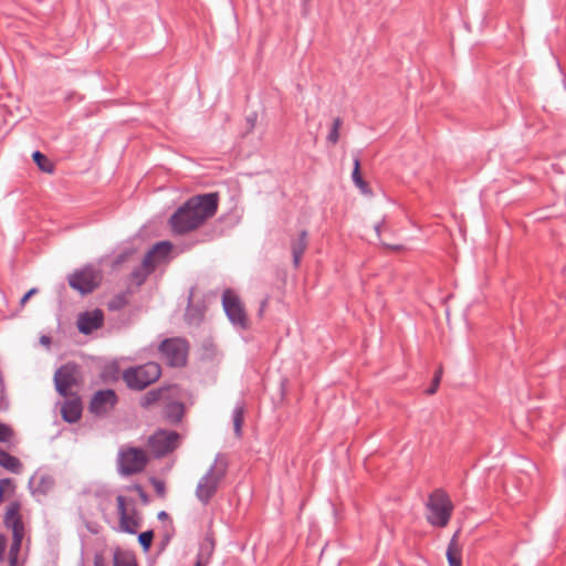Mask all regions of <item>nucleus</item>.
<instances>
[{
	"instance_id": "obj_1",
	"label": "nucleus",
	"mask_w": 566,
	"mask_h": 566,
	"mask_svg": "<svg viewBox=\"0 0 566 566\" xmlns=\"http://www.w3.org/2000/svg\"><path fill=\"white\" fill-rule=\"evenodd\" d=\"M219 197L216 192L189 198L169 218L175 234H186L201 227L218 210Z\"/></svg>"
},
{
	"instance_id": "obj_2",
	"label": "nucleus",
	"mask_w": 566,
	"mask_h": 566,
	"mask_svg": "<svg viewBox=\"0 0 566 566\" xmlns=\"http://www.w3.org/2000/svg\"><path fill=\"white\" fill-rule=\"evenodd\" d=\"M228 463L223 455L218 454L209 470L201 476L196 488V497L207 505L218 491L220 482L227 474Z\"/></svg>"
},
{
	"instance_id": "obj_3",
	"label": "nucleus",
	"mask_w": 566,
	"mask_h": 566,
	"mask_svg": "<svg viewBox=\"0 0 566 566\" xmlns=\"http://www.w3.org/2000/svg\"><path fill=\"white\" fill-rule=\"evenodd\" d=\"M171 243L168 241H160L154 244L145 254L142 264L133 270L130 276L132 281L142 285L148 275L153 273L156 265L164 261L171 251Z\"/></svg>"
},
{
	"instance_id": "obj_4",
	"label": "nucleus",
	"mask_w": 566,
	"mask_h": 566,
	"mask_svg": "<svg viewBox=\"0 0 566 566\" xmlns=\"http://www.w3.org/2000/svg\"><path fill=\"white\" fill-rule=\"evenodd\" d=\"M426 506L429 511L427 520L432 526L444 527L448 525L453 504L444 491L441 489L434 490L429 495Z\"/></svg>"
},
{
	"instance_id": "obj_5",
	"label": "nucleus",
	"mask_w": 566,
	"mask_h": 566,
	"mask_svg": "<svg viewBox=\"0 0 566 566\" xmlns=\"http://www.w3.org/2000/svg\"><path fill=\"white\" fill-rule=\"evenodd\" d=\"M161 375L160 365L154 361L129 367L123 373V380L133 390H143L155 382Z\"/></svg>"
},
{
	"instance_id": "obj_6",
	"label": "nucleus",
	"mask_w": 566,
	"mask_h": 566,
	"mask_svg": "<svg viewBox=\"0 0 566 566\" xmlns=\"http://www.w3.org/2000/svg\"><path fill=\"white\" fill-rule=\"evenodd\" d=\"M148 462L143 449L123 447L117 455V470L120 475L128 476L142 472Z\"/></svg>"
},
{
	"instance_id": "obj_7",
	"label": "nucleus",
	"mask_w": 566,
	"mask_h": 566,
	"mask_svg": "<svg viewBox=\"0 0 566 566\" xmlns=\"http://www.w3.org/2000/svg\"><path fill=\"white\" fill-rule=\"evenodd\" d=\"M159 352L169 366L180 367L187 361L188 344L181 338H168L161 342Z\"/></svg>"
},
{
	"instance_id": "obj_8",
	"label": "nucleus",
	"mask_w": 566,
	"mask_h": 566,
	"mask_svg": "<svg viewBox=\"0 0 566 566\" xmlns=\"http://www.w3.org/2000/svg\"><path fill=\"white\" fill-rule=\"evenodd\" d=\"M99 279V272L94 266L87 265L71 274L69 284L80 293L87 294L98 285Z\"/></svg>"
},
{
	"instance_id": "obj_9",
	"label": "nucleus",
	"mask_w": 566,
	"mask_h": 566,
	"mask_svg": "<svg viewBox=\"0 0 566 566\" xmlns=\"http://www.w3.org/2000/svg\"><path fill=\"white\" fill-rule=\"evenodd\" d=\"M176 431L159 430L148 439V447L155 457H163L174 451L179 442Z\"/></svg>"
},
{
	"instance_id": "obj_10",
	"label": "nucleus",
	"mask_w": 566,
	"mask_h": 566,
	"mask_svg": "<svg viewBox=\"0 0 566 566\" xmlns=\"http://www.w3.org/2000/svg\"><path fill=\"white\" fill-rule=\"evenodd\" d=\"M222 305L230 322L240 328L247 327V315L239 297L230 290L222 295Z\"/></svg>"
},
{
	"instance_id": "obj_11",
	"label": "nucleus",
	"mask_w": 566,
	"mask_h": 566,
	"mask_svg": "<svg viewBox=\"0 0 566 566\" xmlns=\"http://www.w3.org/2000/svg\"><path fill=\"white\" fill-rule=\"evenodd\" d=\"M104 323V313L99 308L83 312L77 317V328L80 333L88 335L92 332L101 328Z\"/></svg>"
},
{
	"instance_id": "obj_12",
	"label": "nucleus",
	"mask_w": 566,
	"mask_h": 566,
	"mask_svg": "<svg viewBox=\"0 0 566 566\" xmlns=\"http://www.w3.org/2000/svg\"><path fill=\"white\" fill-rule=\"evenodd\" d=\"M116 402L117 396L114 390H99L93 396L90 402V411L95 415H104L108 412Z\"/></svg>"
},
{
	"instance_id": "obj_13",
	"label": "nucleus",
	"mask_w": 566,
	"mask_h": 566,
	"mask_svg": "<svg viewBox=\"0 0 566 566\" xmlns=\"http://www.w3.org/2000/svg\"><path fill=\"white\" fill-rule=\"evenodd\" d=\"M54 384L56 391L63 396H69V389L76 384L75 368L70 365L60 367L54 374Z\"/></svg>"
},
{
	"instance_id": "obj_14",
	"label": "nucleus",
	"mask_w": 566,
	"mask_h": 566,
	"mask_svg": "<svg viewBox=\"0 0 566 566\" xmlns=\"http://www.w3.org/2000/svg\"><path fill=\"white\" fill-rule=\"evenodd\" d=\"M116 502L120 530L125 533L135 534L139 527V522L128 513L126 509V499L123 495H118L116 497Z\"/></svg>"
},
{
	"instance_id": "obj_15",
	"label": "nucleus",
	"mask_w": 566,
	"mask_h": 566,
	"mask_svg": "<svg viewBox=\"0 0 566 566\" xmlns=\"http://www.w3.org/2000/svg\"><path fill=\"white\" fill-rule=\"evenodd\" d=\"M82 401L78 396L71 395L61 407V415L64 421L75 423L82 416Z\"/></svg>"
},
{
	"instance_id": "obj_16",
	"label": "nucleus",
	"mask_w": 566,
	"mask_h": 566,
	"mask_svg": "<svg viewBox=\"0 0 566 566\" xmlns=\"http://www.w3.org/2000/svg\"><path fill=\"white\" fill-rule=\"evenodd\" d=\"M54 478L46 473H35L29 480V489L33 495H46L53 488Z\"/></svg>"
},
{
	"instance_id": "obj_17",
	"label": "nucleus",
	"mask_w": 566,
	"mask_h": 566,
	"mask_svg": "<svg viewBox=\"0 0 566 566\" xmlns=\"http://www.w3.org/2000/svg\"><path fill=\"white\" fill-rule=\"evenodd\" d=\"M19 509L20 507H19L18 503H12L7 509V512L4 514L3 522L7 527L11 528L12 533H15V532L23 533L24 532L23 523L19 515Z\"/></svg>"
},
{
	"instance_id": "obj_18",
	"label": "nucleus",
	"mask_w": 566,
	"mask_h": 566,
	"mask_svg": "<svg viewBox=\"0 0 566 566\" xmlns=\"http://www.w3.org/2000/svg\"><path fill=\"white\" fill-rule=\"evenodd\" d=\"M174 389L175 387H163L146 392L140 400L142 407L148 408L157 401L168 400Z\"/></svg>"
},
{
	"instance_id": "obj_19",
	"label": "nucleus",
	"mask_w": 566,
	"mask_h": 566,
	"mask_svg": "<svg viewBox=\"0 0 566 566\" xmlns=\"http://www.w3.org/2000/svg\"><path fill=\"white\" fill-rule=\"evenodd\" d=\"M307 248V232L305 230L301 231L297 239L291 242V250L293 255L294 266L297 268L300 265L303 253Z\"/></svg>"
},
{
	"instance_id": "obj_20",
	"label": "nucleus",
	"mask_w": 566,
	"mask_h": 566,
	"mask_svg": "<svg viewBox=\"0 0 566 566\" xmlns=\"http://www.w3.org/2000/svg\"><path fill=\"white\" fill-rule=\"evenodd\" d=\"M460 531H457L447 548V559L449 563V566H462L461 563V546L458 542V535Z\"/></svg>"
},
{
	"instance_id": "obj_21",
	"label": "nucleus",
	"mask_w": 566,
	"mask_h": 566,
	"mask_svg": "<svg viewBox=\"0 0 566 566\" xmlns=\"http://www.w3.org/2000/svg\"><path fill=\"white\" fill-rule=\"evenodd\" d=\"M164 416L171 423H177L182 419L184 416V403L179 401H165Z\"/></svg>"
},
{
	"instance_id": "obj_22",
	"label": "nucleus",
	"mask_w": 566,
	"mask_h": 566,
	"mask_svg": "<svg viewBox=\"0 0 566 566\" xmlns=\"http://www.w3.org/2000/svg\"><path fill=\"white\" fill-rule=\"evenodd\" d=\"M0 465L12 473H20L22 470V463L17 458L11 455L4 450L0 449Z\"/></svg>"
},
{
	"instance_id": "obj_23",
	"label": "nucleus",
	"mask_w": 566,
	"mask_h": 566,
	"mask_svg": "<svg viewBox=\"0 0 566 566\" xmlns=\"http://www.w3.org/2000/svg\"><path fill=\"white\" fill-rule=\"evenodd\" d=\"M244 410H245V405H244V402L240 401L235 405L233 412H232L233 429H234V433L238 438H240L242 436Z\"/></svg>"
},
{
	"instance_id": "obj_24",
	"label": "nucleus",
	"mask_w": 566,
	"mask_h": 566,
	"mask_svg": "<svg viewBox=\"0 0 566 566\" xmlns=\"http://www.w3.org/2000/svg\"><path fill=\"white\" fill-rule=\"evenodd\" d=\"M213 551H214V541L211 537L207 536L200 545L197 560H200L201 558L207 559V565H208L211 559V556L213 554Z\"/></svg>"
},
{
	"instance_id": "obj_25",
	"label": "nucleus",
	"mask_w": 566,
	"mask_h": 566,
	"mask_svg": "<svg viewBox=\"0 0 566 566\" xmlns=\"http://www.w3.org/2000/svg\"><path fill=\"white\" fill-rule=\"evenodd\" d=\"M360 161L358 157L354 158V169L352 174V179L357 188L361 190V192L366 193L368 192V186L364 181L361 175H360Z\"/></svg>"
},
{
	"instance_id": "obj_26",
	"label": "nucleus",
	"mask_w": 566,
	"mask_h": 566,
	"mask_svg": "<svg viewBox=\"0 0 566 566\" xmlns=\"http://www.w3.org/2000/svg\"><path fill=\"white\" fill-rule=\"evenodd\" d=\"M32 158H33L34 163L36 164V166L39 167L40 170H42L44 172H52L53 171L54 167H53L52 161L45 155H43L41 151L35 150L32 154Z\"/></svg>"
},
{
	"instance_id": "obj_27",
	"label": "nucleus",
	"mask_w": 566,
	"mask_h": 566,
	"mask_svg": "<svg viewBox=\"0 0 566 566\" xmlns=\"http://www.w3.org/2000/svg\"><path fill=\"white\" fill-rule=\"evenodd\" d=\"M342 126V119L336 117L333 122V126L327 135V140L332 144H336L339 139V128Z\"/></svg>"
},
{
	"instance_id": "obj_28",
	"label": "nucleus",
	"mask_w": 566,
	"mask_h": 566,
	"mask_svg": "<svg viewBox=\"0 0 566 566\" xmlns=\"http://www.w3.org/2000/svg\"><path fill=\"white\" fill-rule=\"evenodd\" d=\"M185 317L189 324L197 325L202 319V313L198 308L189 306L186 311Z\"/></svg>"
},
{
	"instance_id": "obj_29",
	"label": "nucleus",
	"mask_w": 566,
	"mask_h": 566,
	"mask_svg": "<svg viewBox=\"0 0 566 566\" xmlns=\"http://www.w3.org/2000/svg\"><path fill=\"white\" fill-rule=\"evenodd\" d=\"M12 536H13V541H12V544L10 546V559L13 558V557H18V553L20 551V547H21V543H22V538H23V533H12Z\"/></svg>"
},
{
	"instance_id": "obj_30",
	"label": "nucleus",
	"mask_w": 566,
	"mask_h": 566,
	"mask_svg": "<svg viewBox=\"0 0 566 566\" xmlns=\"http://www.w3.org/2000/svg\"><path fill=\"white\" fill-rule=\"evenodd\" d=\"M153 537L154 534L151 531H146L139 534L138 542L145 552H147L150 548Z\"/></svg>"
},
{
	"instance_id": "obj_31",
	"label": "nucleus",
	"mask_w": 566,
	"mask_h": 566,
	"mask_svg": "<svg viewBox=\"0 0 566 566\" xmlns=\"http://www.w3.org/2000/svg\"><path fill=\"white\" fill-rule=\"evenodd\" d=\"M441 377H442V367H439V369L434 374L431 386L427 389L428 395H433L437 391L439 384L441 381Z\"/></svg>"
},
{
	"instance_id": "obj_32",
	"label": "nucleus",
	"mask_w": 566,
	"mask_h": 566,
	"mask_svg": "<svg viewBox=\"0 0 566 566\" xmlns=\"http://www.w3.org/2000/svg\"><path fill=\"white\" fill-rule=\"evenodd\" d=\"M12 437V430L9 426L0 423V442H7Z\"/></svg>"
},
{
	"instance_id": "obj_33",
	"label": "nucleus",
	"mask_w": 566,
	"mask_h": 566,
	"mask_svg": "<svg viewBox=\"0 0 566 566\" xmlns=\"http://www.w3.org/2000/svg\"><path fill=\"white\" fill-rule=\"evenodd\" d=\"M13 489V482L10 479L0 480V501L3 497V493Z\"/></svg>"
},
{
	"instance_id": "obj_34",
	"label": "nucleus",
	"mask_w": 566,
	"mask_h": 566,
	"mask_svg": "<svg viewBox=\"0 0 566 566\" xmlns=\"http://www.w3.org/2000/svg\"><path fill=\"white\" fill-rule=\"evenodd\" d=\"M114 566H137V565H136V562L130 557L119 558L118 556H115Z\"/></svg>"
},
{
	"instance_id": "obj_35",
	"label": "nucleus",
	"mask_w": 566,
	"mask_h": 566,
	"mask_svg": "<svg viewBox=\"0 0 566 566\" xmlns=\"http://www.w3.org/2000/svg\"><path fill=\"white\" fill-rule=\"evenodd\" d=\"M155 490L158 494H164L165 492V484L161 481H155L154 483Z\"/></svg>"
},
{
	"instance_id": "obj_36",
	"label": "nucleus",
	"mask_w": 566,
	"mask_h": 566,
	"mask_svg": "<svg viewBox=\"0 0 566 566\" xmlns=\"http://www.w3.org/2000/svg\"><path fill=\"white\" fill-rule=\"evenodd\" d=\"M7 542L6 538L0 536V560L3 559Z\"/></svg>"
},
{
	"instance_id": "obj_37",
	"label": "nucleus",
	"mask_w": 566,
	"mask_h": 566,
	"mask_svg": "<svg viewBox=\"0 0 566 566\" xmlns=\"http://www.w3.org/2000/svg\"><path fill=\"white\" fill-rule=\"evenodd\" d=\"M36 293V289H31L24 296L21 298V304H24L33 294Z\"/></svg>"
},
{
	"instance_id": "obj_38",
	"label": "nucleus",
	"mask_w": 566,
	"mask_h": 566,
	"mask_svg": "<svg viewBox=\"0 0 566 566\" xmlns=\"http://www.w3.org/2000/svg\"><path fill=\"white\" fill-rule=\"evenodd\" d=\"M134 489H135L136 491H138L139 496H140L144 501H146V500H147V495H146V493L144 492V490H143V488H142L140 485L136 484V485H134Z\"/></svg>"
},
{
	"instance_id": "obj_39",
	"label": "nucleus",
	"mask_w": 566,
	"mask_h": 566,
	"mask_svg": "<svg viewBox=\"0 0 566 566\" xmlns=\"http://www.w3.org/2000/svg\"><path fill=\"white\" fill-rule=\"evenodd\" d=\"M195 566H207V559L197 560Z\"/></svg>"
},
{
	"instance_id": "obj_40",
	"label": "nucleus",
	"mask_w": 566,
	"mask_h": 566,
	"mask_svg": "<svg viewBox=\"0 0 566 566\" xmlns=\"http://www.w3.org/2000/svg\"><path fill=\"white\" fill-rule=\"evenodd\" d=\"M50 342H51V340H50V337H48V336H42V337H41V343H42V344H50Z\"/></svg>"
},
{
	"instance_id": "obj_41",
	"label": "nucleus",
	"mask_w": 566,
	"mask_h": 566,
	"mask_svg": "<svg viewBox=\"0 0 566 566\" xmlns=\"http://www.w3.org/2000/svg\"><path fill=\"white\" fill-rule=\"evenodd\" d=\"M167 516H168V514L165 511H161V512L158 513V518L159 520L166 518Z\"/></svg>"
},
{
	"instance_id": "obj_42",
	"label": "nucleus",
	"mask_w": 566,
	"mask_h": 566,
	"mask_svg": "<svg viewBox=\"0 0 566 566\" xmlns=\"http://www.w3.org/2000/svg\"><path fill=\"white\" fill-rule=\"evenodd\" d=\"M381 226H382V223H377V224L375 226V231L377 232V234H379V233H380V228H381Z\"/></svg>"
},
{
	"instance_id": "obj_43",
	"label": "nucleus",
	"mask_w": 566,
	"mask_h": 566,
	"mask_svg": "<svg viewBox=\"0 0 566 566\" xmlns=\"http://www.w3.org/2000/svg\"><path fill=\"white\" fill-rule=\"evenodd\" d=\"M15 563H17L15 557L10 559V566H15Z\"/></svg>"
},
{
	"instance_id": "obj_44",
	"label": "nucleus",
	"mask_w": 566,
	"mask_h": 566,
	"mask_svg": "<svg viewBox=\"0 0 566 566\" xmlns=\"http://www.w3.org/2000/svg\"><path fill=\"white\" fill-rule=\"evenodd\" d=\"M94 566H101V563H99L98 558L95 559V565Z\"/></svg>"
}]
</instances>
